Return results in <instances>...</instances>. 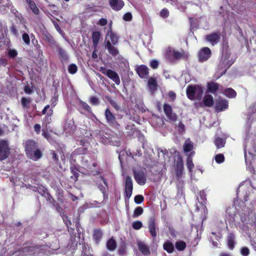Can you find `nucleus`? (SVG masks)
<instances>
[{
    "mask_svg": "<svg viewBox=\"0 0 256 256\" xmlns=\"http://www.w3.org/2000/svg\"><path fill=\"white\" fill-rule=\"evenodd\" d=\"M220 85L216 82H212L208 84V90L212 94L216 92L219 89Z\"/></svg>",
    "mask_w": 256,
    "mask_h": 256,
    "instance_id": "393cba45",
    "label": "nucleus"
},
{
    "mask_svg": "<svg viewBox=\"0 0 256 256\" xmlns=\"http://www.w3.org/2000/svg\"><path fill=\"white\" fill-rule=\"evenodd\" d=\"M46 38L48 42L50 44H55L56 42L50 35L47 36Z\"/></svg>",
    "mask_w": 256,
    "mask_h": 256,
    "instance_id": "69168bd1",
    "label": "nucleus"
},
{
    "mask_svg": "<svg viewBox=\"0 0 256 256\" xmlns=\"http://www.w3.org/2000/svg\"><path fill=\"white\" fill-rule=\"evenodd\" d=\"M194 154L195 152L194 151L191 152L186 160V165L190 172H192V170L194 167V164L192 160V156H194Z\"/></svg>",
    "mask_w": 256,
    "mask_h": 256,
    "instance_id": "bb28decb",
    "label": "nucleus"
},
{
    "mask_svg": "<svg viewBox=\"0 0 256 256\" xmlns=\"http://www.w3.org/2000/svg\"><path fill=\"white\" fill-rule=\"evenodd\" d=\"M106 246L110 250H114L116 248V242L113 238L110 239L107 242Z\"/></svg>",
    "mask_w": 256,
    "mask_h": 256,
    "instance_id": "72a5a7b5",
    "label": "nucleus"
},
{
    "mask_svg": "<svg viewBox=\"0 0 256 256\" xmlns=\"http://www.w3.org/2000/svg\"><path fill=\"white\" fill-rule=\"evenodd\" d=\"M182 55L180 52L170 47L166 48L164 54L165 58L170 62L180 58Z\"/></svg>",
    "mask_w": 256,
    "mask_h": 256,
    "instance_id": "7ed1b4c3",
    "label": "nucleus"
},
{
    "mask_svg": "<svg viewBox=\"0 0 256 256\" xmlns=\"http://www.w3.org/2000/svg\"><path fill=\"white\" fill-rule=\"evenodd\" d=\"M206 40L210 42L212 45H214L220 41V34L218 32H214L206 36Z\"/></svg>",
    "mask_w": 256,
    "mask_h": 256,
    "instance_id": "9b49d317",
    "label": "nucleus"
},
{
    "mask_svg": "<svg viewBox=\"0 0 256 256\" xmlns=\"http://www.w3.org/2000/svg\"><path fill=\"white\" fill-rule=\"evenodd\" d=\"M106 39V42L107 40H109L110 42V43L114 45L116 44L118 42L117 36L111 30L108 32Z\"/></svg>",
    "mask_w": 256,
    "mask_h": 256,
    "instance_id": "aec40b11",
    "label": "nucleus"
},
{
    "mask_svg": "<svg viewBox=\"0 0 256 256\" xmlns=\"http://www.w3.org/2000/svg\"><path fill=\"white\" fill-rule=\"evenodd\" d=\"M100 36V34L99 32H94L92 33V38L93 40V43L95 46H96L98 43Z\"/></svg>",
    "mask_w": 256,
    "mask_h": 256,
    "instance_id": "c9c22d12",
    "label": "nucleus"
},
{
    "mask_svg": "<svg viewBox=\"0 0 256 256\" xmlns=\"http://www.w3.org/2000/svg\"><path fill=\"white\" fill-rule=\"evenodd\" d=\"M40 128H41V126H40V124H36L34 126V131L38 134L40 133Z\"/></svg>",
    "mask_w": 256,
    "mask_h": 256,
    "instance_id": "774afa93",
    "label": "nucleus"
},
{
    "mask_svg": "<svg viewBox=\"0 0 256 256\" xmlns=\"http://www.w3.org/2000/svg\"><path fill=\"white\" fill-rule=\"evenodd\" d=\"M169 12L167 9H163L160 12V15L162 18H167L168 16Z\"/></svg>",
    "mask_w": 256,
    "mask_h": 256,
    "instance_id": "052dcab7",
    "label": "nucleus"
},
{
    "mask_svg": "<svg viewBox=\"0 0 256 256\" xmlns=\"http://www.w3.org/2000/svg\"><path fill=\"white\" fill-rule=\"evenodd\" d=\"M58 52V56L62 62H67L69 60V56L66 52L60 46H56Z\"/></svg>",
    "mask_w": 256,
    "mask_h": 256,
    "instance_id": "ddd939ff",
    "label": "nucleus"
},
{
    "mask_svg": "<svg viewBox=\"0 0 256 256\" xmlns=\"http://www.w3.org/2000/svg\"><path fill=\"white\" fill-rule=\"evenodd\" d=\"M138 245L140 251L144 255H148L150 254L149 248L144 242L139 241Z\"/></svg>",
    "mask_w": 256,
    "mask_h": 256,
    "instance_id": "6ab92c4d",
    "label": "nucleus"
},
{
    "mask_svg": "<svg viewBox=\"0 0 256 256\" xmlns=\"http://www.w3.org/2000/svg\"><path fill=\"white\" fill-rule=\"evenodd\" d=\"M148 228L151 235L155 238L156 236V233L155 228V224L153 221H151L149 223Z\"/></svg>",
    "mask_w": 256,
    "mask_h": 256,
    "instance_id": "4c0bfd02",
    "label": "nucleus"
},
{
    "mask_svg": "<svg viewBox=\"0 0 256 256\" xmlns=\"http://www.w3.org/2000/svg\"><path fill=\"white\" fill-rule=\"evenodd\" d=\"M102 232L100 230H96L94 233V238L95 240L96 243H98L100 238L102 237Z\"/></svg>",
    "mask_w": 256,
    "mask_h": 256,
    "instance_id": "e433bc0d",
    "label": "nucleus"
},
{
    "mask_svg": "<svg viewBox=\"0 0 256 256\" xmlns=\"http://www.w3.org/2000/svg\"><path fill=\"white\" fill-rule=\"evenodd\" d=\"M184 152L187 153L190 152L194 148V144L188 138L185 141L184 144Z\"/></svg>",
    "mask_w": 256,
    "mask_h": 256,
    "instance_id": "b1692460",
    "label": "nucleus"
},
{
    "mask_svg": "<svg viewBox=\"0 0 256 256\" xmlns=\"http://www.w3.org/2000/svg\"><path fill=\"white\" fill-rule=\"evenodd\" d=\"M80 106L83 109L87 110L88 112H90L91 111L90 106L85 102H81Z\"/></svg>",
    "mask_w": 256,
    "mask_h": 256,
    "instance_id": "bf43d9fd",
    "label": "nucleus"
},
{
    "mask_svg": "<svg viewBox=\"0 0 256 256\" xmlns=\"http://www.w3.org/2000/svg\"><path fill=\"white\" fill-rule=\"evenodd\" d=\"M148 88L151 92H153L157 88V83L156 80L153 78H150L148 80Z\"/></svg>",
    "mask_w": 256,
    "mask_h": 256,
    "instance_id": "412c9836",
    "label": "nucleus"
},
{
    "mask_svg": "<svg viewBox=\"0 0 256 256\" xmlns=\"http://www.w3.org/2000/svg\"><path fill=\"white\" fill-rule=\"evenodd\" d=\"M142 222L140 221L137 220L132 222V226L134 230H140L142 227Z\"/></svg>",
    "mask_w": 256,
    "mask_h": 256,
    "instance_id": "49530a36",
    "label": "nucleus"
},
{
    "mask_svg": "<svg viewBox=\"0 0 256 256\" xmlns=\"http://www.w3.org/2000/svg\"><path fill=\"white\" fill-rule=\"evenodd\" d=\"M107 76L114 82L116 85H119L120 80L118 74L114 70H112L107 72Z\"/></svg>",
    "mask_w": 256,
    "mask_h": 256,
    "instance_id": "f3484780",
    "label": "nucleus"
},
{
    "mask_svg": "<svg viewBox=\"0 0 256 256\" xmlns=\"http://www.w3.org/2000/svg\"><path fill=\"white\" fill-rule=\"evenodd\" d=\"M58 101V96L54 94V96L52 98L51 100V106L54 108L57 104V102Z\"/></svg>",
    "mask_w": 256,
    "mask_h": 256,
    "instance_id": "6e6d98bb",
    "label": "nucleus"
},
{
    "mask_svg": "<svg viewBox=\"0 0 256 256\" xmlns=\"http://www.w3.org/2000/svg\"><path fill=\"white\" fill-rule=\"evenodd\" d=\"M34 251V248L32 247H26L24 248L22 250V252L25 253L24 255H28V254H34V252H32Z\"/></svg>",
    "mask_w": 256,
    "mask_h": 256,
    "instance_id": "a18cd8bd",
    "label": "nucleus"
},
{
    "mask_svg": "<svg viewBox=\"0 0 256 256\" xmlns=\"http://www.w3.org/2000/svg\"><path fill=\"white\" fill-rule=\"evenodd\" d=\"M240 253L242 256H248L250 254V250L247 247H242L240 248Z\"/></svg>",
    "mask_w": 256,
    "mask_h": 256,
    "instance_id": "de8ad7c7",
    "label": "nucleus"
},
{
    "mask_svg": "<svg viewBox=\"0 0 256 256\" xmlns=\"http://www.w3.org/2000/svg\"><path fill=\"white\" fill-rule=\"evenodd\" d=\"M136 72L140 78H145L148 74V68L144 65H141L137 68Z\"/></svg>",
    "mask_w": 256,
    "mask_h": 256,
    "instance_id": "dca6fc26",
    "label": "nucleus"
},
{
    "mask_svg": "<svg viewBox=\"0 0 256 256\" xmlns=\"http://www.w3.org/2000/svg\"><path fill=\"white\" fill-rule=\"evenodd\" d=\"M110 4L114 10H120L124 6V2L122 0H110Z\"/></svg>",
    "mask_w": 256,
    "mask_h": 256,
    "instance_id": "4468645a",
    "label": "nucleus"
},
{
    "mask_svg": "<svg viewBox=\"0 0 256 256\" xmlns=\"http://www.w3.org/2000/svg\"><path fill=\"white\" fill-rule=\"evenodd\" d=\"M108 23V20L104 18H102L100 20L98 24L102 26H106Z\"/></svg>",
    "mask_w": 256,
    "mask_h": 256,
    "instance_id": "0e129e2a",
    "label": "nucleus"
},
{
    "mask_svg": "<svg viewBox=\"0 0 256 256\" xmlns=\"http://www.w3.org/2000/svg\"><path fill=\"white\" fill-rule=\"evenodd\" d=\"M186 93L188 98L190 100H200L202 96L204 88L198 85L189 86L186 88Z\"/></svg>",
    "mask_w": 256,
    "mask_h": 256,
    "instance_id": "f03ea898",
    "label": "nucleus"
},
{
    "mask_svg": "<svg viewBox=\"0 0 256 256\" xmlns=\"http://www.w3.org/2000/svg\"><path fill=\"white\" fill-rule=\"evenodd\" d=\"M222 93L224 94V95L228 98H234L236 95V93L235 90L232 88H228L225 89Z\"/></svg>",
    "mask_w": 256,
    "mask_h": 256,
    "instance_id": "c85d7f7f",
    "label": "nucleus"
},
{
    "mask_svg": "<svg viewBox=\"0 0 256 256\" xmlns=\"http://www.w3.org/2000/svg\"><path fill=\"white\" fill-rule=\"evenodd\" d=\"M101 180L104 182V186H100L98 188L102 192L104 196L106 192L107 184L106 180L104 178L102 177Z\"/></svg>",
    "mask_w": 256,
    "mask_h": 256,
    "instance_id": "58836bf2",
    "label": "nucleus"
},
{
    "mask_svg": "<svg viewBox=\"0 0 256 256\" xmlns=\"http://www.w3.org/2000/svg\"><path fill=\"white\" fill-rule=\"evenodd\" d=\"M105 116L108 122L114 124L115 121V118L108 108L106 110Z\"/></svg>",
    "mask_w": 256,
    "mask_h": 256,
    "instance_id": "7c9ffc66",
    "label": "nucleus"
},
{
    "mask_svg": "<svg viewBox=\"0 0 256 256\" xmlns=\"http://www.w3.org/2000/svg\"><path fill=\"white\" fill-rule=\"evenodd\" d=\"M27 156L30 158L36 160L41 158L42 153L39 150L37 149V148L33 151H31L28 148Z\"/></svg>",
    "mask_w": 256,
    "mask_h": 256,
    "instance_id": "f8f14e48",
    "label": "nucleus"
},
{
    "mask_svg": "<svg viewBox=\"0 0 256 256\" xmlns=\"http://www.w3.org/2000/svg\"><path fill=\"white\" fill-rule=\"evenodd\" d=\"M248 184H241L239 186V188L237 190L236 194L238 195L240 192L244 191L246 188V187H248Z\"/></svg>",
    "mask_w": 256,
    "mask_h": 256,
    "instance_id": "8fccbe9b",
    "label": "nucleus"
},
{
    "mask_svg": "<svg viewBox=\"0 0 256 256\" xmlns=\"http://www.w3.org/2000/svg\"><path fill=\"white\" fill-rule=\"evenodd\" d=\"M158 65L159 62L156 60H152L150 62V66L154 69L158 68Z\"/></svg>",
    "mask_w": 256,
    "mask_h": 256,
    "instance_id": "5fc2aeb1",
    "label": "nucleus"
},
{
    "mask_svg": "<svg viewBox=\"0 0 256 256\" xmlns=\"http://www.w3.org/2000/svg\"><path fill=\"white\" fill-rule=\"evenodd\" d=\"M144 200V196L142 195H137L134 197V202L137 204L142 203Z\"/></svg>",
    "mask_w": 256,
    "mask_h": 256,
    "instance_id": "603ef678",
    "label": "nucleus"
},
{
    "mask_svg": "<svg viewBox=\"0 0 256 256\" xmlns=\"http://www.w3.org/2000/svg\"><path fill=\"white\" fill-rule=\"evenodd\" d=\"M216 162L218 164H221L224 160V157L222 154H218L215 156Z\"/></svg>",
    "mask_w": 256,
    "mask_h": 256,
    "instance_id": "c03bdc74",
    "label": "nucleus"
},
{
    "mask_svg": "<svg viewBox=\"0 0 256 256\" xmlns=\"http://www.w3.org/2000/svg\"><path fill=\"white\" fill-rule=\"evenodd\" d=\"M144 210L140 206L137 207L134 212L133 217L136 218L143 213Z\"/></svg>",
    "mask_w": 256,
    "mask_h": 256,
    "instance_id": "a19ab883",
    "label": "nucleus"
},
{
    "mask_svg": "<svg viewBox=\"0 0 256 256\" xmlns=\"http://www.w3.org/2000/svg\"><path fill=\"white\" fill-rule=\"evenodd\" d=\"M21 102L23 107L27 108L28 106V105L30 102V99L23 97L22 98Z\"/></svg>",
    "mask_w": 256,
    "mask_h": 256,
    "instance_id": "37998d69",
    "label": "nucleus"
},
{
    "mask_svg": "<svg viewBox=\"0 0 256 256\" xmlns=\"http://www.w3.org/2000/svg\"><path fill=\"white\" fill-rule=\"evenodd\" d=\"M30 10L34 14H38L39 10L35 2L32 0H26Z\"/></svg>",
    "mask_w": 256,
    "mask_h": 256,
    "instance_id": "c756f323",
    "label": "nucleus"
},
{
    "mask_svg": "<svg viewBox=\"0 0 256 256\" xmlns=\"http://www.w3.org/2000/svg\"><path fill=\"white\" fill-rule=\"evenodd\" d=\"M111 105L116 110H118L120 108V106L118 104L113 100H110V101Z\"/></svg>",
    "mask_w": 256,
    "mask_h": 256,
    "instance_id": "e2e57ef3",
    "label": "nucleus"
},
{
    "mask_svg": "<svg viewBox=\"0 0 256 256\" xmlns=\"http://www.w3.org/2000/svg\"><path fill=\"white\" fill-rule=\"evenodd\" d=\"M133 184L132 179L130 177L127 176L125 180V192L128 198L131 196Z\"/></svg>",
    "mask_w": 256,
    "mask_h": 256,
    "instance_id": "1a4fd4ad",
    "label": "nucleus"
},
{
    "mask_svg": "<svg viewBox=\"0 0 256 256\" xmlns=\"http://www.w3.org/2000/svg\"><path fill=\"white\" fill-rule=\"evenodd\" d=\"M132 16L130 12H127L123 16V20L125 21L130 22L132 20Z\"/></svg>",
    "mask_w": 256,
    "mask_h": 256,
    "instance_id": "4d7b16f0",
    "label": "nucleus"
},
{
    "mask_svg": "<svg viewBox=\"0 0 256 256\" xmlns=\"http://www.w3.org/2000/svg\"><path fill=\"white\" fill-rule=\"evenodd\" d=\"M8 54L10 58H14L17 56L18 52L16 50L14 49H10L8 50Z\"/></svg>",
    "mask_w": 256,
    "mask_h": 256,
    "instance_id": "864d4df0",
    "label": "nucleus"
},
{
    "mask_svg": "<svg viewBox=\"0 0 256 256\" xmlns=\"http://www.w3.org/2000/svg\"><path fill=\"white\" fill-rule=\"evenodd\" d=\"M134 178L136 182L140 186H143L146 183V176L142 170L134 171Z\"/></svg>",
    "mask_w": 256,
    "mask_h": 256,
    "instance_id": "39448f33",
    "label": "nucleus"
},
{
    "mask_svg": "<svg viewBox=\"0 0 256 256\" xmlns=\"http://www.w3.org/2000/svg\"><path fill=\"white\" fill-rule=\"evenodd\" d=\"M228 108V101L218 98L216 101L215 109L217 112L223 111Z\"/></svg>",
    "mask_w": 256,
    "mask_h": 256,
    "instance_id": "6e6552de",
    "label": "nucleus"
},
{
    "mask_svg": "<svg viewBox=\"0 0 256 256\" xmlns=\"http://www.w3.org/2000/svg\"><path fill=\"white\" fill-rule=\"evenodd\" d=\"M68 70L70 74H74L78 70V67L75 64H70L68 66Z\"/></svg>",
    "mask_w": 256,
    "mask_h": 256,
    "instance_id": "ea45409f",
    "label": "nucleus"
},
{
    "mask_svg": "<svg viewBox=\"0 0 256 256\" xmlns=\"http://www.w3.org/2000/svg\"><path fill=\"white\" fill-rule=\"evenodd\" d=\"M71 171L73 173L74 176H72L70 177L74 179V180H77L78 176V173L76 170H74L72 168H71Z\"/></svg>",
    "mask_w": 256,
    "mask_h": 256,
    "instance_id": "680f3d73",
    "label": "nucleus"
},
{
    "mask_svg": "<svg viewBox=\"0 0 256 256\" xmlns=\"http://www.w3.org/2000/svg\"><path fill=\"white\" fill-rule=\"evenodd\" d=\"M204 105L208 107H211L214 104L213 97L210 94L206 95L203 99Z\"/></svg>",
    "mask_w": 256,
    "mask_h": 256,
    "instance_id": "4be33fe9",
    "label": "nucleus"
},
{
    "mask_svg": "<svg viewBox=\"0 0 256 256\" xmlns=\"http://www.w3.org/2000/svg\"><path fill=\"white\" fill-rule=\"evenodd\" d=\"M8 142L4 140L0 141V160L6 158L10 153Z\"/></svg>",
    "mask_w": 256,
    "mask_h": 256,
    "instance_id": "20e7f679",
    "label": "nucleus"
},
{
    "mask_svg": "<svg viewBox=\"0 0 256 256\" xmlns=\"http://www.w3.org/2000/svg\"><path fill=\"white\" fill-rule=\"evenodd\" d=\"M24 92L27 94H30L32 92V87L30 86H26L24 88Z\"/></svg>",
    "mask_w": 256,
    "mask_h": 256,
    "instance_id": "338daca9",
    "label": "nucleus"
},
{
    "mask_svg": "<svg viewBox=\"0 0 256 256\" xmlns=\"http://www.w3.org/2000/svg\"><path fill=\"white\" fill-rule=\"evenodd\" d=\"M106 46L109 52L112 56H115L118 54L117 49L112 45L109 40L106 42Z\"/></svg>",
    "mask_w": 256,
    "mask_h": 256,
    "instance_id": "a878e982",
    "label": "nucleus"
},
{
    "mask_svg": "<svg viewBox=\"0 0 256 256\" xmlns=\"http://www.w3.org/2000/svg\"><path fill=\"white\" fill-rule=\"evenodd\" d=\"M236 244V236L233 233H230L227 238V246L229 249L232 250Z\"/></svg>",
    "mask_w": 256,
    "mask_h": 256,
    "instance_id": "a211bd4d",
    "label": "nucleus"
},
{
    "mask_svg": "<svg viewBox=\"0 0 256 256\" xmlns=\"http://www.w3.org/2000/svg\"><path fill=\"white\" fill-rule=\"evenodd\" d=\"M186 246V244L184 242H178L176 244V248L179 250H184Z\"/></svg>",
    "mask_w": 256,
    "mask_h": 256,
    "instance_id": "79ce46f5",
    "label": "nucleus"
},
{
    "mask_svg": "<svg viewBox=\"0 0 256 256\" xmlns=\"http://www.w3.org/2000/svg\"><path fill=\"white\" fill-rule=\"evenodd\" d=\"M228 56L227 55H226L224 57L222 56L220 60V63L218 66V68H220L222 70V72H220V76L226 73L228 68L232 64V62L228 60Z\"/></svg>",
    "mask_w": 256,
    "mask_h": 256,
    "instance_id": "0eeeda50",
    "label": "nucleus"
},
{
    "mask_svg": "<svg viewBox=\"0 0 256 256\" xmlns=\"http://www.w3.org/2000/svg\"><path fill=\"white\" fill-rule=\"evenodd\" d=\"M175 162L176 167V175L178 176H180L182 174L184 168V164L182 157L178 153L176 155Z\"/></svg>",
    "mask_w": 256,
    "mask_h": 256,
    "instance_id": "9d476101",
    "label": "nucleus"
},
{
    "mask_svg": "<svg viewBox=\"0 0 256 256\" xmlns=\"http://www.w3.org/2000/svg\"><path fill=\"white\" fill-rule=\"evenodd\" d=\"M164 112L167 117L172 121H175L176 119V116L172 112L171 106L167 104L164 106Z\"/></svg>",
    "mask_w": 256,
    "mask_h": 256,
    "instance_id": "2eb2a0df",
    "label": "nucleus"
},
{
    "mask_svg": "<svg viewBox=\"0 0 256 256\" xmlns=\"http://www.w3.org/2000/svg\"><path fill=\"white\" fill-rule=\"evenodd\" d=\"M244 157L246 164H251L252 161L254 160V156L252 154L250 151H248V152H247L246 146H245Z\"/></svg>",
    "mask_w": 256,
    "mask_h": 256,
    "instance_id": "cd10ccee",
    "label": "nucleus"
},
{
    "mask_svg": "<svg viewBox=\"0 0 256 256\" xmlns=\"http://www.w3.org/2000/svg\"><path fill=\"white\" fill-rule=\"evenodd\" d=\"M226 144V140L222 138L217 137L215 138L214 144L217 148H220L224 147Z\"/></svg>",
    "mask_w": 256,
    "mask_h": 256,
    "instance_id": "473e14b6",
    "label": "nucleus"
},
{
    "mask_svg": "<svg viewBox=\"0 0 256 256\" xmlns=\"http://www.w3.org/2000/svg\"><path fill=\"white\" fill-rule=\"evenodd\" d=\"M64 128L66 133L70 134L74 129V122L72 120L67 121L64 126Z\"/></svg>",
    "mask_w": 256,
    "mask_h": 256,
    "instance_id": "5701e85b",
    "label": "nucleus"
},
{
    "mask_svg": "<svg viewBox=\"0 0 256 256\" xmlns=\"http://www.w3.org/2000/svg\"><path fill=\"white\" fill-rule=\"evenodd\" d=\"M37 148L36 146V143L34 141L32 140H28L26 143V152L27 154V150L28 148L31 150V151H33Z\"/></svg>",
    "mask_w": 256,
    "mask_h": 256,
    "instance_id": "2f4dec72",
    "label": "nucleus"
},
{
    "mask_svg": "<svg viewBox=\"0 0 256 256\" xmlns=\"http://www.w3.org/2000/svg\"><path fill=\"white\" fill-rule=\"evenodd\" d=\"M90 103L94 106H97L99 104V101L97 98L92 96L90 98Z\"/></svg>",
    "mask_w": 256,
    "mask_h": 256,
    "instance_id": "13d9d810",
    "label": "nucleus"
},
{
    "mask_svg": "<svg viewBox=\"0 0 256 256\" xmlns=\"http://www.w3.org/2000/svg\"><path fill=\"white\" fill-rule=\"evenodd\" d=\"M22 38L26 44L28 45L30 43V38L28 34L26 32L22 35Z\"/></svg>",
    "mask_w": 256,
    "mask_h": 256,
    "instance_id": "09e8293b",
    "label": "nucleus"
},
{
    "mask_svg": "<svg viewBox=\"0 0 256 256\" xmlns=\"http://www.w3.org/2000/svg\"><path fill=\"white\" fill-rule=\"evenodd\" d=\"M211 56V50L208 47H204L200 50L198 58L199 61L203 62L207 60Z\"/></svg>",
    "mask_w": 256,
    "mask_h": 256,
    "instance_id": "423d86ee",
    "label": "nucleus"
},
{
    "mask_svg": "<svg viewBox=\"0 0 256 256\" xmlns=\"http://www.w3.org/2000/svg\"><path fill=\"white\" fill-rule=\"evenodd\" d=\"M241 222L248 228V225L252 226L256 223V214L250 208H244L239 212Z\"/></svg>",
    "mask_w": 256,
    "mask_h": 256,
    "instance_id": "f257e3e1",
    "label": "nucleus"
},
{
    "mask_svg": "<svg viewBox=\"0 0 256 256\" xmlns=\"http://www.w3.org/2000/svg\"><path fill=\"white\" fill-rule=\"evenodd\" d=\"M48 110V112H47V114L49 116H50L52 114V109H50V106L46 105L44 108L43 109L42 111V113L44 114L46 113V111Z\"/></svg>",
    "mask_w": 256,
    "mask_h": 256,
    "instance_id": "3c124183",
    "label": "nucleus"
},
{
    "mask_svg": "<svg viewBox=\"0 0 256 256\" xmlns=\"http://www.w3.org/2000/svg\"><path fill=\"white\" fill-rule=\"evenodd\" d=\"M163 246L164 250H166L169 253L172 252L174 250V245L172 243L169 242H165L163 245Z\"/></svg>",
    "mask_w": 256,
    "mask_h": 256,
    "instance_id": "f704fd0d",
    "label": "nucleus"
}]
</instances>
